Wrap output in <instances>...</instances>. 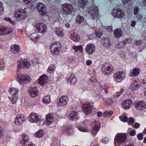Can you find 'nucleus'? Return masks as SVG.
<instances>
[{
    "mask_svg": "<svg viewBox=\"0 0 146 146\" xmlns=\"http://www.w3.org/2000/svg\"><path fill=\"white\" fill-rule=\"evenodd\" d=\"M92 103L85 102L82 104V109L83 112L86 115L90 114L94 116L96 115L97 111L95 109H92Z\"/></svg>",
    "mask_w": 146,
    "mask_h": 146,
    "instance_id": "1",
    "label": "nucleus"
},
{
    "mask_svg": "<svg viewBox=\"0 0 146 146\" xmlns=\"http://www.w3.org/2000/svg\"><path fill=\"white\" fill-rule=\"evenodd\" d=\"M87 8V11L89 15L94 19H97L99 14L98 7L95 5H93Z\"/></svg>",
    "mask_w": 146,
    "mask_h": 146,
    "instance_id": "2",
    "label": "nucleus"
},
{
    "mask_svg": "<svg viewBox=\"0 0 146 146\" xmlns=\"http://www.w3.org/2000/svg\"><path fill=\"white\" fill-rule=\"evenodd\" d=\"M26 8L25 9H16L14 13V15L16 19H21L26 18L27 16V13L26 10Z\"/></svg>",
    "mask_w": 146,
    "mask_h": 146,
    "instance_id": "3",
    "label": "nucleus"
},
{
    "mask_svg": "<svg viewBox=\"0 0 146 146\" xmlns=\"http://www.w3.org/2000/svg\"><path fill=\"white\" fill-rule=\"evenodd\" d=\"M102 70L103 73L109 75L112 73L113 70L112 65L109 63H106L102 65Z\"/></svg>",
    "mask_w": 146,
    "mask_h": 146,
    "instance_id": "4",
    "label": "nucleus"
},
{
    "mask_svg": "<svg viewBox=\"0 0 146 146\" xmlns=\"http://www.w3.org/2000/svg\"><path fill=\"white\" fill-rule=\"evenodd\" d=\"M9 92L12 95V97H11V98L9 97V98L13 104H15L17 102L18 98V96L17 94L18 92V89L12 88L10 89Z\"/></svg>",
    "mask_w": 146,
    "mask_h": 146,
    "instance_id": "5",
    "label": "nucleus"
},
{
    "mask_svg": "<svg viewBox=\"0 0 146 146\" xmlns=\"http://www.w3.org/2000/svg\"><path fill=\"white\" fill-rule=\"evenodd\" d=\"M125 134L118 133L117 134L115 138V143L118 146H120V144L124 142L127 139Z\"/></svg>",
    "mask_w": 146,
    "mask_h": 146,
    "instance_id": "6",
    "label": "nucleus"
},
{
    "mask_svg": "<svg viewBox=\"0 0 146 146\" xmlns=\"http://www.w3.org/2000/svg\"><path fill=\"white\" fill-rule=\"evenodd\" d=\"M61 46V45L59 42L53 43L50 48V51L53 54L57 55L59 54Z\"/></svg>",
    "mask_w": 146,
    "mask_h": 146,
    "instance_id": "7",
    "label": "nucleus"
},
{
    "mask_svg": "<svg viewBox=\"0 0 146 146\" xmlns=\"http://www.w3.org/2000/svg\"><path fill=\"white\" fill-rule=\"evenodd\" d=\"M62 7L63 13L64 14L68 15L72 13L73 7L71 5L65 3L63 4Z\"/></svg>",
    "mask_w": 146,
    "mask_h": 146,
    "instance_id": "8",
    "label": "nucleus"
},
{
    "mask_svg": "<svg viewBox=\"0 0 146 146\" xmlns=\"http://www.w3.org/2000/svg\"><path fill=\"white\" fill-rule=\"evenodd\" d=\"M134 106L137 110H143L146 108V103L145 101L143 100L138 101L134 102Z\"/></svg>",
    "mask_w": 146,
    "mask_h": 146,
    "instance_id": "9",
    "label": "nucleus"
},
{
    "mask_svg": "<svg viewBox=\"0 0 146 146\" xmlns=\"http://www.w3.org/2000/svg\"><path fill=\"white\" fill-rule=\"evenodd\" d=\"M35 27L36 28V29H35L37 33H44L47 29L46 25L43 23L36 24Z\"/></svg>",
    "mask_w": 146,
    "mask_h": 146,
    "instance_id": "10",
    "label": "nucleus"
},
{
    "mask_svg": "<svg viewBox=\"0 0 146 146\" xmlns=\"http://www.w3.org/2000/svg\"><path fill=\"white\" fill-rule=\"evenodd\" d=\"M31 123H37L40 120L38 118V115L36 113L32 112L28 117Z\"/></svg>",
    "mask_w": 146,
    "mask_h": 146,
    "instance_id": "11",
    "label": "nucleus"
},
{
    "mask_svg": "<svg viewBox=\"0 0 146 146\" xmlns=\"http://www.w3.org/2000/svg\"><path fill=\"white\" fill-rule=\"evenodd\" d=\"M18 67L19 68H28L30 66V63L27 61L26 59L24 60L22 59H20L17 62Z\"/></svg>",
    "mask_w": 146,
    "mask_h": 146,
    "instance_id": "12",
    "label": "nucleus"
},
{
    "mask_svg": "<svg viewBox=\"0 0 146 146\" xmlns=\"http://www.w3.org/2000/svg\"><path fill=\"white\" fill-rule=\"evenodd\" d=\"M37 9L39 13L42 15H45L46 13L45 6L42 3L39 2L37 5Z\"/></svg>",
    "mask_w": 146,
    "mask_h": 146,
    "instance_id": "13",
    "label": "nucleus"
},
{
    "mask_svg": "<svg viewBox=\"0 0 146 146\" xmlns=\"http://www.w3.org/2000/svg\"><path fill=\"white\" fill-rule=\"evenodd\" d=\"M12 31V29L9 27L4 26L0 27V35H9Z\"/></svg>",
    "mask_w": 146,
    "mask_h": 146,
    "instance_id": "14",
    "label": "nucleus"
},
{
    "mask_svg": "<svg viewBox=\"0 0 146 146\" xmlns=\"http://www.w3.org/2000/svg\"><path fill=\"white\" fill-rule=\"evenodd\" d=\"M85 50L87 54L91 55L95 52V45L93 44L89 43L86 46Z\"/></svg>",
    "mask_w": 146,
    "mask_h": 146,
    "instance_id": "15",
    "label": "nucleus"
},
{
    "mask_svg": "<svg viewBox=\"0 0 146 146\" xmlns=\"http://www.w3.org/2000/svg\"><path fill=\"white\" fill-rule=\"evenodd\" d=\"M125 76L123 72H118L114 74L113 78L115 81L120 82L124 78Z\"/></svg>",
    "mask_w": 146,
    "mask_h": 146,
    "instance_id": "16",
    "label": "nucleus"
},
{
    "mask_svg": "<svg viewBox=\"0 0 146 146\" xmlns=\"http://www.w3.org/2000/svg\"><path fill=\"white\" fill-rule=\"evenodd\" d=\"M19 82L20 84L27 83L31 80V78L30 76H25L24 74H22L19 76L18 78Z\"/></svg>",
    "mask_w": 146,
    "mask_h": 146,
    "instance_id": "17",
    "label": "nucleus"
},
{
    "mask_svg": "<svg viewBox=\"0 0 146 146\" xmlns=\"http://www.w3.org/2000/svg\"><path fill=\"white\" fill-rule=\"evenodd\" d=\"M124 12L121 9L114 10L112 14L114 17L119 18L123 17L124 15Z\"/></svg>",
    "mask_w": 146,
    "mask_h": 146,
    "instance_id": "18",
    "label": "nucleus"
},
{
    "mask_svg": "<svg viewBox=\"0 0 146 146\" xmlns=\"http://www.w3.org/2000/svg\"><path fill=\"white\" fill-rule=\"evenodd\" d=\"M26 118L23 115H17L15 120V123L16 125L22 124L26 120Z\"/></svg>",
    "mask_w": 146,
    "mask_h": 146,
    "instance_id": "19",
    "label": "nucleus"
},
{
    "mask_svg": "<svg viewBox=\"0 0 146 146\" xmlns=\"http://www.w3.org/2000/svg\"><path fill=\"white\" fill-rule=\"evenodd\" d=\"M69 98L67 96H62L59 99L58 104L61 106H65L67 104Z\"/></svg>",
    "mask_w": 146,
    "mask_h": 146,
    "instance_id": "20",
    "label": "nucleus"
},
{
    "mask_svg": "<svg viewBox=\"0 0 146 146\" xmlns=\"http://www.w3.org/2000/svg\"><path fill=\"white\" fill-rule=\"evenodd\" d=\"M48 81V77L45 74H43L39 78L38 83L41 85L43 86Z\"/></svg>",
    "mask_w": 146,
    "mask_h": 146,
    "instance_id": "21",
    "label": "nucleus"
},
{
    "mask_svg": "<svg viewBox=\"0 0 146 146\" xmlns=\"http://www.w3.org/2000/svg\"><path fill=\"white\" fill-rule=\"evenodd\" d=\"M29 92L32 98H34L38 94V91L36 87L30 88L29 90Z\"/></svg>",
    "mask_w": 146,
    "mask_h": 146,
    "instance_id": "22",
    "label": "nucleus"
},
{
    "mask_svg": "<svg viewBox=\"0 0 146 146\" xmlns=\"http://www.w3.org/2000/svg\"><path fill=\"white\" fill-rule=\"evenodd\" d=\"M95 121L96 125L92 131V135L94 136H95L96 135L101 127L100 123L99 121Z\"/></svg>",
    "mask_w": 146,
    "mask_h": 146,
    "instance_id": "23",
    "label": "nucleus"
},
{
    "mask_svg": "<svg viewBox=\"0 0 146 146\" xmlns=\"http://www.w3.org/2000/svg\"><path fill=\"white\" fill-rule=\"evenodd\" d=\"M102 41L103 45L105 47H108L111 45L110 40L108 38L103 37L102 38Z\"/></svg>",
    "mask_w": 146,
    "mask_h": 146,
    "instance_id": "24",
    "label": "nucleus"
},
{
    "mask_svg": "<svg viewBox=\"0 0 146 146\" xmlns=\"http://www.w3.org/2000/svg\"><path fill=\"white\" fill-rule=\"evenodd\" d=\"M78 113L76 111H72L70 114V120L76 121L78 119Z\"/></svg>",
    "mask_w": 146,
    "mask_h": 146,
    "instance_id": "25",
    "label": "nucleus"
},
{
    "mask_svg": "<svg viewBox=\"0 0 146 146\" xmlns=\"http://www.w3.org/2000/svg\"><path fill=\"white\" fill-rule=\"evenodd\" d=\"M132 104V101L131 100H125L122 103L123 107L125 109H129Z\"/></svg>",
    "mask_w": 146,
    "mask_h": 146,
    "instance_id": "26",
    "label": "nucleus"
},
{
    "mask_svg": "<svg viewBox=\"0 0 146 146\" xmlns=\"http://www.w3.org/2000/svg\"><path fill=\"white\" fill-rule=\"evenodd\" d=\"M54 120L53 115L51 113H49L46 117V123L48 125H50L52 124Z\"/></svg>",
    "mask_w": 146,
    "mask_h": 146,
    "instance_id": "27",
    "label": "nucleus"
},
{
    "mask_svg": "<svg viewBox=\"0 0 146 146\" xmlns=\"http://www.w3.org/2000/svg\"><path fill=\"white\" fill-rule=\"evenodd\" d=\"M71 84L74 85L77 82L76 78L74 74H72L67 81Z\"/></svg>",
    "mask_w": 146,
    "mask_h": 146,
    "instance_id": "28",
    "label": "nucleus"
},
{
    "mask_svg": "<svg viewBox=\"0 0 146 146\" xmlns=\"http://www.w3.org/2000/svg\"><path fill=\"white\" fill-rule=\"evenodd\" d=\"M11 50L14 54L17 53L20 50L19 46L17 45H13L11 46Z\"/></svg>",
    "mask_w": 146,
    "mask_h": 146,
    "instance_id": "29",
    "label": "nucleus"
},
{
    "mask_svg": "<svg viewBox=\"0 0 146 146\" xmlns=\"http://www.w3.org/2000/svg\"><path fill=\"white\" fill-rule=\"evenodd\" d=\"M139 86L137 84V81L136 80L133 81L130 85V88L133 90L134 91L138 89Z\"/></svg>",
    "mask_w": 146,
    "mask_h": 146,
    "instance_id": "30",
    "label": "nucleus"
},
{
    "mask_svg": "<svg viewBox=\"0 0 146 146\" xmlns=\"http://www.w3.org/2000/svg\"><path fill=\"white\" fill-rule=\"evenodd\" d=\"M122 34V31L120 29H116L114 31V35L116 38H120Z\"/></svg>",
    "mask_w": 146,
    "mask_h": 146,
    "instance_id": "31",
    "label": "nucleus"
},
{
    "mask_svg": "<svg viewBox=\"0 0 146 146\" xmlns=\"http://www.w3.org/2000/svg\"><path fill=\"white\" fill-rule=\"evenodd\" d=\"M71 38L74 41L77 42L79 40L80 37L76 33H74L71 35Z\"/></svg>",
    "mask_w": 146,
    "mask_h": 146,
    "instance_id": "32",
    "label": "nucleus"
},
{
    "mask_svg": "<svg viewBox=\"0 0 146 146\" xmlns=\"http://www.w3.org/2000/svg\"><path fill=\"white\" fill-rule=\"evenodd\" d=\"M76 21L77 23L80 24L82 23L84 21V19L83 17L78 15L76 18Z\"/></svg>",
    "mask_w": 146,
    "mask_h": 146,
    "instance_id": "33",
    "label": "nucleus"
},
{
    "mask_svg": "<svg viewBox=\"0 0 146 146\" xmlns=\"http://www.w3.org/2000/svg\"><path fill=\"white\" fill-rule=\"evenodd\" d=\"M72 48L75 50V51L76 52H82L83 50L82 47L81 45H79L78 46H74L72 47Z\"/></svg>",
    "mask_w": 146,
    "mask_h": 146,
    "instance_id": "34",
    "label": "nucleus"
},
{
    "mask_svg": "<svg viewBox=\"0 0 146 146\" xmlns=\"http://www.w3.org/2000/svg\"><path fill=\"white\" fill-rule=\"evenodd\" d=\"M22 139L23 143V144H26L29 139V137L25 134H24L22 135Z\"/></svg>",
    "mask_w": 146,
    "mask_h": 146,
    "instance_id": "35",
    "label": "nucleus"
},
{
    "mask_svg": "<svg viewBox=\"0 0 146 146\" xmlns=\"http://www.w3.org/2000/svg\"><path fill=\"white\" fill-rule=\"evenodd\" d=\"M44 134V131L40 130L38 131L35 134V136L37 137H40L43 135Z\"/></svg>",
    "mask_w": 146,
    "mask_h": 146,
    "instance_id": "36",
    "label": "nucleus"
},
{
    "mask_svg": "<svg viewBox=\"0 0 146 146\" xmlns=\"http://www.w3.org/2000/svg\"><path fill=\"white\" fill-rule=\"evenodd\" d=\"M50 98L49 95H46L42 100L43 102L45 104H48L50 102Z\"/></svg>",
    "mask_w": 146,
    "mask_h": 146,
    "instance_id": "37",
    "label": "nucleus"
},
{
    "mask_svg": "<svg viewBox=\"0 0 146 146\" xmlns=\"http://www.w3.org/2000/svg\"><path fill=\"white\" fill-rule=\"evenodd\" d=\"M55 32L56 35L59 36H62L63 35L62 29L60 28H58L56 29L55 31Z\"/></svg>",
    "mask_w": 146,
    "mask_h": 146,
    "instance_id": "38",
    "label": "nucleus"
},
{
    "mask_svg": "<svg viewBox=\"0 0 146 146\" xmlns=\"http://www.w3.org/2000/svg\"><path fill=\"white\" fill-rule=\"evenodd\" d=\"M55 69V66L54 64L50 65L48 68L47 71L48 72L50 73L52 72Z\"/></svg>",
    "mask_w": 146,
    "mask_h": 146,
    "instance_id": "39",
    "label": "nucleus"
},
{
    "mask_svg": "<svg viewBox=\"0 0 146 146\" xmlns=\"http://www.w3.org/2000/svg\"><path fill=\"white\" fill-rule=\"evenodd\" d=\"M113 112L112 111H106L104 112L103 116L104 117H108L111 116L113 114Z\"/></svg>",
    "mask_w": 146,
    "mask_h": 146,
    "instance_id": "40",
    "label": "nucleus"
},
{
    "mask_svg": "<svg viewBox=\"0 0 146 146\" xmlns=\"http://www.w3.org/2000/svg\"><path fill=\"white\" fill-rule=\"evenodd\" d=\"M90 81L91 85L93 86L95 85L97 82L96 78L94 76L91 77Z\"/></svg>",
    "mask_w": 146,
    "mask_h": 146,
    "instance_id": "41",
    "label": "nucleus"
},
{
    "mask_svg": "<svg viewBox=\"0 0 146 146\" xmlns=\"http://www.w3.org/2000/svg\"><path fill=\"white\" fill-rule=\"evenodd\" d=\"M140 72V70L139 68H134L132 72V74L133 76H136L138 75Z\"/></svg>",
    "mask_w": 146,
    "mask_h": 146,
    "instance_id": "42",
    "label": "nucleus"
},
{
    "mask_svg": "<svg viewBox=\"0 0 146 146\" xmlns=\"http://www.w3.org/2000/svg\"><path fill=\"white\" fill-rule=\"evenodd\" d=\"M82 2H81V4L83 7V8L84 10H86V4L88 2V0H82Z\"/></svg>",
    "mask_w": 146,
    "mask_h": 146,
    "instance_id": "43",
    "label": "nucleus"
},
{
    "mask_svg": "<svg viewBox=\"0 0 146 146\" xmlns=\"http://www.w3.org/2000/svg\"><path fill=\"white\" fill-rule=\"evenodd\" d=\"M5 67L4 62L2 59H0V70H3Z\"/></svg>",
    "mask_w": 146,
    "mask_h": 146,
    "instance_id": "44",
    "label": "nucleus"
},
{
    "mask_svg": "<svg viewBox=\"0 0 146 146\" xmlns=\"http://www.w3.org/2000/svg\"><path fill=\"white\" fill-rule=\"evenodd\" d=\"M38 38V36L36 33H33L30 36V38L33 40L36 41Z\"/></svg>",
    "mask_w": 146,
    "mask_h": 146,
    "instance_id": "45",
    "label": "nucleus"
},
{
    "mask_svg": "<svg viewBox=\"0 0 146 146\" xmlns=\"http://www.w3.org/2000/svg\"><path fill=\"white\" fill-rule=\"evenodd\" d=\"M119 118L121 121L126 122L127 121V118L125 116L123 115L119 116Z\"/></svg>",
    "mask_w": 146,
    "mask_h": 146,
    "instance_id": "46",
    "label": "nucleus"
},
{
    "mask_svg": "<svg viewBox=\"0 0 146 146\" xmlns=\"http://www.w3.org/2000/svg\"><path fill=\"white\" fill-rule=\"evenodd\" d=\"M62 129L65 132L68 131L70 129V127L69 125L63 126Z\"/></svg>",
    "mask_w": 146,
    "mask_h": 146,
    "instance_id": "47",
    "label": "nucleus"
},
{
    "mask_svg": "<svg viewBox=\"0 0 146 146\" xmlns=\"http://www.w3.org/2000/svg\"><path fill=\"white\" fill-rule=\"evenodd\" d=\"M4 10L3 7L2 6V3L0 2V15H2L3 13Z\"/></svg>",
    "mask_w": 146,
    "mask_h": 146,
    "instance_id": "48",
    "label": "nucleus"
},
{
    "mask_svg": "<svg viewBox=\"0 0 146 146\" xmlns=\"http://www.w3.org/2000/svg\"><path fill=\"white\" fill-rule=\"evenodd\" d=\"M123 46L124 45L123 42H119L118 44H117L116 45V47L118 48H122Z\"/></svg>",
    "mask_w": 146,
    "mask_h": 146,
    "instance_id": "49",
    "label": "nucleus"
},
{
    "mask_svg": "<svg viewBox=\"0 0 146 146\" xmlns=\"http://www.w3.org/2000/svg\"><path fill=\"white\" fill-rule=\"evenodd\" d=\"M143 134L142 133H141L137 135V137L138 139L139 140H142L143 137Z\"/></svg>",
    "mask_w": 146,
    "mask_h": 146,
    "instance_id": "50",
    "label": "nucleus"
},
{
    "mask_svg": "<svg viewBox=\"0 0 146 146\" xmlns=\"http://www.w3.org/2000/svg\"><path fill=\"white\" fill-rule=\"evenodd\" d=\"M79 131L83 132H87L88 130L87 129L82 127H80L78 128Z\"/></svg>",
    "mask_w": 146,
    "mask_h": 146,
    "instance_id": "51",
    "label": "nucleus"
},
{
    "mask_svg": "<svg viewBox=\"0 0 146 146\" xmlns=\"http://www.w3.org/2000/svg\"><path fill=\"white\" fill-rule=\"evenodd\" d=\"M4 20L6 21H7L9 22H10L12 24L14 23L15 22L14 21H12L11 19L10 18H4Z\"/></svg>",
    "mask_w": 146,
    "mask_h": 146,
    "instance_id": "52",
    "label": "nucleus"
},
{
    "mask_svg": "<svg viewBox=\"0 0 146 146\" xmlns=\"http://www.w3.org/2000/svg\"><path fill=\"white\" fill-rule=\"evenodd\" d=\"M121 94L120 92H116L113 95V96L115 98H118L121 95Z\"/></svg>",
    "mask_w": 146,
    "mask_h": 146,
    "instance_id": "53",
    "label": "nucleus"
},
{
    "mask_svg": "<svg viewBox=\"0 0 146 146\" xmlns=\"http://www.w3.org/2000/svg\"><path fill=\"white\" fill-rule=\"evenodd\" d=\"M102 141L103 143H106L109 141V139L108 137H106L102 139Z\"/></svg>",
    "mask_w": 146,
    "mask_h": 146,
    "instance_id": "54",
    "label": "nucleus"
},
{
    "mask_svg": "<svg viewBox=\"0 0 146 146\" xmlns=\"http://www.w3.org/2000/svg\"><path fill=\"white\" fill-rule=\"evenodd\" d=\"M140 126V124L138 123H137L134 124V126L132 125V126L135 129H137Z\"/></svg>",
    "mask_w": 146,
    "mask_h": 146,
    "instance_id": "55",
    "label": "nucleus"
},
{
    "mask_svg": "<svg viewBox=\"0 0 146 146\" xmlns=\"http://www.w3.org/2000/svg\"><path fill=\"white\" fill-rule=\"evenodd\" d=\"M139 10V8L137 6H136L135 7L134 12V13L135 15H136V14L138 12V11Z\"/></svg>",
    "mask_w": 146,
    "mask_h": 146,
    "instance_id": "56",
    "label": "nucleus"
},
{
    "mask_svg": "<svg viewBox=\"0 0 146 146\" xmlns=\"http://www.w3.org/2000/svg\"><path fill=\"white\" fill-rule=\"evenodd\" d=\"M129 134L131 136H133L136 135V133L135 131L131 130Z\"/></svg>",
    "mask_w": 146,
    "mask_h": 146,
    "instance_id": "57",
    "label": "nucleus"
},
{
    "mask_svg": "<svg viewBox=\"0 0 146 146\" xmlns=\"http://www.w3.org/2000/svg\"><path fill=\"white\" fill-rule=\"evenodd\" d=\"M136 15V17L138 19H142V16L141 15V14L137 13L136 14V15Z\"/></svg>",
    "mask_w": 146,
    "mask_h": 146,
    "instance_id": "58",
    "label": "nucleus"
},
{
    "mask_svg": "<svg viewBox=\"0 0 146 146\" xmlns=\"http://www.w3.org/2000/svg\"><path fill=\"white\" fill-rule=\"evenodd\" d=\"M56 142H57V144H55V141H54L53 143L55 145L57 146H58L60 144V141L59 140H56Z\"/></svg>",
    "mask_w": 146,
    "mask_h": 146,
    "instance_id": "59",
    "label": "nucleus"
},
{
    "mask_svg": "<svg viewBox=\"0 0 146 146\" xmlns=\"http://www.w3.org/2000/svg\"><path fill=\"white\" fill-rule=\"evenodd\" d=\"M129 122L130 123H133L134 122V120L133 118L132 117H131L129 118Z\"/></svg>",
    "mask_w": 146,
    "mask_h": 146,
    "instance_id": "60",
    "label": "nucleus"
},
{
    "mask_svg": "<svg viewBox=\"0 0 146 146\" xmlns=\"http://www.w3.org/2000/svg\"><path fill=\"white\" fill-rule=\"evenodd\" d=\"M107 31L108 32L112 31V27L110 26L108 27L107 29Z\"/></svg>",
    "mask_w": 146,
    "mask_h": 146,
    "instance_id": "61",
    "label": "nucleus"
},
{
    "mask_svg": "<svg viewBox=\"0 0 146 146\" xmlns=\"http://www.w3.org/2000/svg\"><path fill=\"white\" fill-rule=\"evenodd\" d=\"M24 146H35L32 143H30L29 144L28 143V144H24Z\"/></svg>",
    "mask_w": 146,
    "mask_h": 146,
    "instance_id": "62",
    "label": "nucleus"
},
{
    "mask_svg": "<svg viewBox=\"0 0 146 146\" xmlns=\"http://www.w3.org/2000/svg\"><path fill=\"white\" fill-rule=\"evenodd\" d=\"M24 1L25 4H28L32 2L33 0H24Z\"/></svg>",
    "mask_w": 146,
    "mask_h": 146,
    "instance_id": "63",
    "label": "nucleus"
},
{
    "mask_svg": "<svg viewBox=\"0 0 146 146\" xmlns=\"http://www.w3.org/2000/svg\"><path fill=\"white\" fill-rule=\"evenodd\" d=\"M92 63V61L90 60H88L86 62V64L88 66L90 65Z\"/></svg>",
    "mask_w": 146,
    "mask_h": 146,
    "instance_id": "64",
    "label": "nucleus"
}]
</instances>
